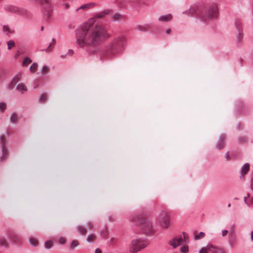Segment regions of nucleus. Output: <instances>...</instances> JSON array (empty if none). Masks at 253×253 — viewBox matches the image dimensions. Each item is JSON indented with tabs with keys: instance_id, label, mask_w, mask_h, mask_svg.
I'll list each match as a JSON object with an SVG mask.
<instances>
[{
	"instance_id": "1",
	"label": "nucleus",
	"mask_w": 253,
	"mask_h": 253,
	"mask_svg": "<svg viewBox=\"0 0 253 253\" xmlns=\"http://www.w3.org/2000/svg\"><path fill=\"white\" fill-rule=\"evenodd\" d=\"M111 10L106 9L89 18L86 22L80 25L75 30L76 40L79 47L87 49L101 44L109 37L106 27L96 23L95 18H100L110 14Z\"/></svg>"
},
{
	"instance_id": "2",
	"label": "nucleus",
	"mask_w": 253,
	"mask_h": 253,
	"mask_svg": "<svg viewBox=\"0 0 253 253\" xmlns=\"http://www.w3.org/2000/svg\"><path fill=\"white\" fill-rule=\"evenodd\" d=\"M126 42V38L124 36L120 35L116 37L106 46L104 51V54L109 58L113 57L123 50Z\"/></svg>"
},
{
	"instance_id": "3",
	"label": "nucleus",
	"mask_w": 253,
	"mask_h": 253,
	"mask_svg": "<svg viewBox=\"0 0 253 253\" xmlns=\"http://www.w3.org/2000/svg\"><path fill=\"white\" fill-rule=\"evenodd\" d=\"M218 16V8L215 3L204 7H200L199 18L205 23L216 19Z\"/></svg>"
},
{
	"instance_id": "4",
	"label": "nucleus",
	"mask_w": 253,
	"mask_h": 253,
	"mask_svg": "<svg viewBox=\"0 0 253 253\" xmlns=\"http://www.w3.org/2000/svg\"><path fill=\"white\" fill-rule=\"evenodd\" d=\"M131 220L136 225L140 224L145 232H151L152 229V223L147 219L145 218L142 214L138 212L133 213L131 215Z\"/></svg>"
},
{
	"instance_id": "5",
	"label": "nucleus",
	"mask_w": 253,
	"mask_h": 253,
	"mask_svg": "<svg viewBox=\"0 0 253 253\" xmlns=\"http://www.w3.org/2000/svg\"><path fill=\"white\" fill-rule=\"evenodd\" d=\"M148 245V243L140 239H134L132 240L129 250L131 253H136L140 250L143 249Z\"/></svg>"
},
{
	"instance_id": "6",
	"label": "nucleus",
	"mask_w": 253,
	"mask_h": 253,
	"mask_svg": "<svg viewBox=\"0 0 253 253\" xmlns=\"http://www.w3.org/2000/svg\"><path fill=\"white\" fill-rule=\"evenodd\" d=\"M5 11L20 15H25L27 10L23 8L18 7L15 5L7 4L4 6Z\"/></svg>"
},
{
	"instance_id": "7",
	"label": "nucleus",
	"mask_w": 253,
	"mask_h": 253,
	"mask_svg": "<svg viewBox=\"0 0 253 253\" xmlns=\"http://www.w3.org/2000/svg\"><path fill=\"white\" fill-rule=\"evenodd\" d=\"M158 221L161 226L167 228L169 223V217L166 211H162L158 217Z\"/></svg>"
},
{
	"instance_id": "8",
	"label": "nucleus",
	"mask_w": 253,
	"mask_h": 253,
	"mask_svg": "<svg viewBox=\"0 0 253 253\" xmlns=\"http://www.w3.org/2000/svg\"><path fill=\"white\" fill-rule=\"evenodd\" d=\"M200 7L196 5H192L189 9L185 10L183 12V14L187 15L190 16L196 15L199 17Z\"/></svg>"
},
{
	"instance_id": "9",
	"label": "nucleus",
	"mask_w": 253,
	"mask_h": 253,
	"mask_svg": "<svg viewBox=\"0 0 253 253\" xmlns=\"http://www.w3.org/2000/svg\"><path fill=\"white\" fill-rule=\"evenodd\" d=\"M235 25L238 30V35L237 36V42H241L243 37V33L242 32V23L240 20L236 19L235 21Z\"/></svg>"
},
{
	"instance_id": "10",
	"label": "nucleus",
	"mask_w": 253,
	"mask_h": 253,
	"mask_svg": "<svg viewBox=\"0 0 253 253\" xmlns=\"http://www.w3.org/2000/svg\"><path fill=\"white\" fill-rule=\"evenodd\" d=\"M73 1H60V6L65 12H68L71 7Z\"/></svg>"
},
{
	"instance_id": "11",
	"label": "nucleus",
	"mask_w": 253,
	"mask_h": 253,
	"mask_svg": "<svg viewBox=\"0 0 253 253\" xmlns=\"http://www.w3.org/2000/svg\"><path fill=\"white\" fill-rule=\"evenodd\" d=\"M224 139H225V135L223 134H221L219 137V140L217 143L216 145V149L218 150H221L223 149L224 145Z\"/></svg>"
},
{
	"instance_id": "12",
	"label": "nucleus",
	"mask_w": 253,
	"mask_h": 253,
	"mask_svg": "<svg viewBox=\"0 0 253 253\" xmlns=\"http://www.w3.org/2000/svg\"><path fill=\"white\" fill-rule=\"evenodd\" d=\"M182 241V237H180L177 239L174 238L173 239L169 241V244L172 246L174 248H175L176 247L180 245Z\"/></svg>"
},
{
	"instance_id": "13",
	"label": "nucleus",
	"mask_w": 253,
	"mask_h": 253,
	"mask_svg": "<svg viewBox=\"0 0 253 253\" xmlns=\"http://www.w3.org/2000/svg\"><path fill=\"white\" fill-rule=\"evenodd\" d=\"M7 147H1V155L0 157L1 162L4 161L8 157V152Z\"/></svg>"
},
{
	"instance_id": "14",
	"label": "nucleus",
	"mask_w": 253,
	"mask_h": 253,
	"mask_svg": "<svg viewBox=\"0 0 253 253\" xmlns=\"http://www.w3.org/2000/svg\"><path fill=\"white\" fill-rule=\"evenodd\" d=\"M9 238L14 242H18L20 240V236L14 231H11L9 232Z\"/></svg>"
},
{
	"instance_id": "15",
	"label": "nucleus",
	"mask_w": 253,
	"mask_h": 253,
	"mask_svg": "<svg viewBox=\"0 0 253 253\" xmlns=\"http://www.w3.org/2000/svg\"><path fill=\"white\" fill-rule=\"evenodd\" d=\"M96 5V4L94 2H90L88 3L84 4L81 5L79 8H77L76 10V11L77 12L80 9H88L91 7H94Z\"/></svg>"
},
{
	"instance_id": "16",
	"label": "nucleus",
	"mask_w": 253,
	"mask_h": 253,
	"mask_svg": "<svg viewBox=\"0 0 253 253\" xmlns=\"http://www.w3.org/2000/svg\"><path fill=\"white\" fill-rule=\"evenodd\" d=\"M172 19V16L170 14L162 15L159 18V21L163 22L170 21Z\"/></svg>"
},
{
	"instance_id": "17",
	"label": "nucleus",
	"mask_w": 253,
	"mask_h": 253,
	"mask_svg": "<svg viewBox=\"0 0 253 253\" xmlns=\"http://www.w3.org/2000/svg\"><path fill=\"white\" fill-rule=\"evenodd\" d=\"M16 89L21 93H24L27 91V88L22 83L18 84L16 86Z\"/></svg>"
},
{
	"instance_id": "18",
	"label": "nucleus",
	"mask_w": 253,
	"mask_h": 253,
	"mask_svg": "<svg viewBox=\"0 0 253 253\" xmlns=\"http://www.w3.org/2000/svg\"><path fill=\"white\" fill-rule=\"evenodd\" d=\"M250 169V165L248 163L245 164L241 169L240 174L242 175H246Z\"/></svg>"
},
{
	"instance_id": "19",
	"label": "nucleus",
	"mask_w": 253,
	"mask_h": 253,
	"mask_svg": "<svg viewBox=\"0 0 253 253\" xmlns=\"http://www.w3.org/2000/svg\"><path fill=\"white\" fill-rule=\"evenodd\" d=\"M207 249L209 251L212 253H216L218 250V248L217 247L211 244H208L207 245Z\"/></svg>"
},
{
	"instance_id": "20",
	"label": "nucleus",
	"mask_w": 253,
	"mask_h": 253,
	"mask_svg": "<svg viewBox=\"0 0 253 253\" xmlns=\"http://www.w3.org/2000/svg\"><path fill=\"white\" fill-rule=\"evenodd\" d=\"M0 145L1 147L7 146L6 139L3 135L0 136Z\"/></svg>"
},
{
	"instance_id": "21",
	"label": "nucleus",
	"mask_w": 253,
	"mask_h": 253,
	"mask_svg": "<svg viewBox=\"0 0 253 253\" xmlns=\"http://www.w3.org/2000/svg\"><path fill=\"white\" fill-rule=\"evenodd\" d=\"M236 242V239L234 236L230 234L229 238V243L231 247H233Z\"/></svg>"
},
{
	"instance_id": "22",
	"label": "nucleus",
	"mask_w": 253,
	"mask_h": 253,
	"mask_svg": "<svg viewBox=\"0 0 253 253\" xmlns=\"http://www.w3.org/2000/svg\"><path fill=\"white\" fill-rule=\"evenodd\" d=\"M10 122L12 124H16L17 120V116L15 113H12L10 116Z\"/></svg>"
},
{
	"instance_id": "23",
	"label": "nucleus",
	"mask_w": 253,
	"mask_h": 253,
	"mask_svg": "<svg viewBox=\"0 0 253 253\" xmlns=\"http://www.w3.org/2000/svg\"><path fill=\"white\" fill-rule=\"evenodd\" d=\"M77 230L81 235H85L87 233L86 229L82 226H79Z\"/></svg>"
},
{
	"instance_id": "24",
	"label": "nucleus",
	"mask_w": 253,
	"mask_h": 253,
	"mask_svg": "<svg viewBox=\"0 0 253 253\" xmlns=\"http://www.w3.org/2000/svg\"><path fill=\"white\" fill-rule=\"evenodd\" d=\"M30 244L33 246H37L38 245V240L34 238L31 237L29 239Z\"/></svg>"
},
{
	"instance_id": "25",
	"label": "nucleus",
	"mask_w": 253,
	"mask_h": 253,
	"mask_svg": "<svg viewBox=\"0 0 253 253\" xmlns=\"http://www.w3.org/2000/svg\"><path fill=\"white\" fill-rule=\"evenodd\" d=\"M32 62V60L29 57H27L24 59L22 65L23 66H27Z\"/></svg>"
},
{
	"instance_id": "26",
	"label": "nucleus",
	"mask_w": 253,
	"mask_h": 253,
	"mask_svg": "<svg viewBox=\"0 0 253 253\" xmlns=\"http://www.w3.org/2000/svg\"><path fill=\"white\" fill-rule=\"evenodd\" d=\"M38 68V64L36 62L33 63L30 67V70L32 73H35Z\"/></svg>"
},
{
	"instance_id": "27",
	"label": "nucleus",
	"mask_w": 253,
	"mask_h": 253,
	"mask_svg": "<svg viewBox=\"0 0 253 253\" xmlns=\"http://www.w3.org/2000/svg\"><path fill=\"white\" fill-rule=\"evenodd\" d=\"M21 73L20 72V73H18L17 74H16L14 76V77L13 78V79L12 81L14 82L15 83V84H16L20 81V80L21 79Z\"/></svg>"
},
{
	"instance_id": "28",
	"label": "nucleus",
	"mask_w": 253,
	"mask_h": 253,
	"mask_svg": "<svg viewBox=\"0 0 253 253\" xmlns=\"http://www.w3.org/2000/svg\"><path fill=\"white\" fill-rule=\"evenodd\" d=\"M48 71V67L46 65L43 66L41 70V72L42 75H46L47 74Z\"/></svg>"
},
{
	"instance_id": "29",
	"label": "nucleus",
	"mask_w": 253,
	"mask_h": 253,
	"mask_svg": "<svg viewBox=\"0 0 253 253\" xmlns=\"http://www.w3.org/2000/svg\"><path fill=\"white\" fill-rule=\"evenodd\" d=\"M100 234H101V236L103 238L107 239V236H108V231L106 229H103V230H102L101 231Z\"/></svg>"
},
{
	"instance_id": "30",
	"label": "nucleus",
	"mask_w": 253,
	"mask_h": 253,
	"mask_svg": "<svg viewBox=\"0 0 253 253\" xmlns=\"http://www.w3.org/2000/svg\"><path fill=\"white\" fill-rule=\"evenodd\" d=\"M123 15H122L120 14H118V13H116V14H114L113 16V19L114 21H118V20L123 19Z\"/></svg>"
},
{
	"instance_id": "31",
	"label": "nucleus",
	"mask_w": 253,
	"mask_h": 253,
	"mask_svg": "<svg viewBox=\"0 0 253 253\" xmlns=\"http://www.w3.org/2000/svg\"><path fill=\"white\" fill-rule=\"evenodd\" d=\"M95 235H94L93 234H90L88 235V236L87 237L86 241L87 242L90 243L93 242L95 240Z\"/></svg>"
},
{
	"instance_id": "32",
	"label": "nucleus",
	"mask_w": 253,
	"mask_h": 253,
	"mask_svg": "<svg viewBox=\"0 0 253 253\" xmlns=\"http://www.w3.org/2000/svg\"><path fill=\"white\" fill-rule=\"evenodd\" d=\"M47 95L45 93L41 94L39 97V101L41 102H43L46 100Z\"/></svg>"
},
{
	"instance_id": "33",
	"label": "nucleus",
	"mask_w": 253,
	"mask_h": 253,
	"mask_svg": "<svg viewBox=\"0 0 253 253\" xmlns=\"http://www.w3.org/2000/svg\"><path fill=\"white\" fill-rule=\"evenodd\" d=\"M52 241H47L45 242L44 247L46 249H49L52 247Z\"/></svg>"
},
{
	"instance_id": "34",
	"label": "nucleus",
	"mask_w": 253,
	"mask_h": 253,
	"mask_svg": "<svg viewBox=\"0 0 253 253\" xmlns=\"http://www.w3.org/2000/svg\"><path fill=\"white\" fill-rule=\"evenodd\" d=\"M2 31L6 33V35H8L10 33V30L8 25H4L2 26Z\"/></svg>"
},
{
	"instance_id": "35",
	"label": "nucleus",
	"mask_w": 253,
	"mask_h": 253,
	"mask_svg": "<svg viewBox=\"0 0 253 253\" xmlns=\"http://www.w3.org/2000/svg\"><path fill=\"white\" fill-rule=\"evenodd\" d=\"M6 108V104L3 102H0V111L3 113Z\"/></svg>"
},
{
	"instance_id": "36",
	"label": "nucleus",
	"mask_w": 253,
	"mask_h": 253,
	"mask_svg": "<svg viewBox=\"0 0 253 253\" xmlns=\"http://www.w3.org/2000/svg\"><path fill=\"white\" fill-rule=\"evenodd\" d=\"M7 244L5 240L3 238H0V246L6 247Z\"/></svg>"
},
{
	"instance_id": "37",
	"label": "nucleus",
	"mask_w": 253,
	"mask_h": 253,
	"mask_svg": "<svg viewBox=\"0 0 253 253\" xmlns=\"http://www.w3.org/2000/svg\"><path fill=\"white\" fill-rule=\"evenodd\" d=\"M15 45V42L14 41L10 40L7 42V48L8 49H10Z\"/></svg>"
},
{
	"instance_id": "38",
	"label": "nucleus",
	"mask_w": 253,
	"mask_h": 253,
	"mask_svg": "<svg viewBox=\"0 0 253 253\" xmlns=\"http://www.w3.org/2000/svg\"><path fill=\"white\" fill-rule=\"evenodd\" d=\"M205 236V233L200 232L198 235L195 237V240H199L201 238H203Z\"/></svg>"
},
{
	"instance_id": "39",
	"label": "nucleus",
	"mask_w": 253,
	"mask_h": 253,
	"mask_svg": "<svg viewBox=\"0 0 253 253\" xmlns=\"http://www.w3.org/2000/svg\"><path fill=\"white\" fill-rule=\"evenodd\" d=\"M78 246V242L76 240H74L73 241L71 245H70V248H72V249H74L75 248H76V247H77Z\"/></svg>"
},
{
	"instance_id": "40",
	"label": "nucleus",
	"mask_w": 253,
	"mask_h": 253,
	"mask_svg": "<svg viewBox=\"0 0 253 253\" xmlns=\"http://www.w3.org/2000/svg\"><path fill=\"white\" fill-rule=\"evenodd\" d=\"M180 251L183 253H187L188 252V248L187 246H184L180 248Z\"/></svg>"
},
{
	"instance_id": "41",
	"label": "nucleus",
	"mask_w": 253,
	"mask_h": 253,
	"mask_svg": "<svg viewBox=\"0 0 253 253\" xmlns=\"http://www.w3.org/2000/svg\"><path fill=\"white\" fill-rule=\"evenodd\" d=\"M208 249H207V246L206 247H203L200 251L199 253H207Z\"/></svg>"
},
{
	"instance_id": "42",
	"label": "nucleus",
	"mask_w": 253,
	"mask_h": 253,
	"mask_svg": "<svg viewBox=\"0 0 253 253\" xmlns=\"http://www.w3.org/2000/svg\"><path fill=\"white\" fill-rule=\"evenodd\" d=\"M16 84L14 82L12 81L8 85V88L9 89H12L14 86Z\"/></svg>"
},
{
	"instance_id": "43",
	"label": "nucleus",
	"mask_w": 253,
	"mask_h": 253,
	"mask_svg": "<svg viewBox=\"0 0 253 253\" xmlns=\"http://www.w3.org/2000/svg\"><path fill=\"white\" fill-rule=\"evenodd\" d=\"M136 29L138 30H140V31H144L146 30V29L145 28V27H144L142 26H140V25L137 26Z\"/></svg>"
},
{
	"instance_id": "44",
	"label": "nucleus",
	"mask_w": 253,
	"mask_h": 253,
	"mask_svg": "<svg viewBox=\"0 0 253 253\" xmlns=\"http://www.w3.org/2000/svg\"><path fill=\"white\" fill-rule=\"evenodd\" d=\"M87 228L88 229H92L93 228V225L92 223L91 222H88L87 225Z\"/></svg>"
},
{
	"instance_id": "45",
	"label": "nucleus",
	"mask_w": 253,
	"mask_h": 253,
	"mask_svg": "<svg viewBox=\"0 0 253 253\" xmlns=\"http://www.w3.org/2000/svg\"><path fill=\"white\" fill-rule=\"evenodd\" d=\"M250 196V194L249 193H248L247 194V196H245L244 198V202L245 203L249 206H250V204L249 203H248L247 201V198Z\"/></svg>"
},
{
	"instance_id": "46",
	"label": "nucleus",
	"mask_w": 253,
	"mask_h": 253,
	"mask_svg": "<svg viewBox=\"0 0 253 253\" xmlns=\"http://www.w3.org/2000/svg\"><path fill=\"white\" fill-rule=\"evenodd\" d=\"M59 242L61 244H64L65 243V239L64 238H60L59 239Z\"/></svg>"
},
{
	"instance_id": "47",
	"label": "nucleus",
	"mask_w": 253,
	"mask_h": 253,
	"mask_svg": "<svg viewBox=\"0 0 253 253\" xmlns=\"http://www.w3.org/2000/svg\"><path fill=\"white\" fill-rule=\"evenodd\" d=\"M228 232V231L227 230H222V236H226Z\"/></svg>"
},
{
	"instance_id": "48",
	"label": "nucleus",
	"mask_w": 253,
	"mask_h": 253,
	"mask_svg": "<svg viewBox=\"0 0 253 253\" xmlns=\"http://www.w3.org/2000/svg\"><path fill=\"white\" fill-rule=\"evenodd\" d=\"M95 253H102V251L100 249L97 248L95 250Z\"/></svg>"
},
{
	"instance_id": "49",
	"label": "nucleus",
	"mask_w": 253,
	"mask_h": 253,
	"mask_svg": "<svg viewBox=\"0 0 253 253\" xmlns=\"http://www.w3.org/2000/svg\"><path fill=\"white\" fill-rule=\"evenodd\" d=\"M251 189L253 191V178L252 179L250 184Z\"/></svg>"
},
{
	"instance_id": "50",
	"label": "nucleus",
	"mask_w": 253,
	"mask_h": 253,
	"mask_svg": "<svg viewBox=\"0 0 253 253\" xmlns=\"http://www.w3.org/2000/svg\"><path fill=\"white\" fill-rule=\"evenodd\" d=\"M226 158L227 160H228L229 159V153L228 152H227L226 154Z\"/></svg>"
},
{
	"instance_id": "51",
	"label": "nucleus",
	"mask_w": 253,
	"mask_h": 253,
	"mask_svg": "<svg viewBox=\"0 0 253 253\" xmlns=\"http://www.w3.org/2000/svg\"><path fill=\"white\" fill-rule=\"evenodd\" d=\"M251 240L253 241V231L251 232Z\"/></svg>"
},
{
	"instance_id": "52",
	"label": "nucleus",
	"mask_w": 253,
	"mask_h": 253,
	"mask_svg": "<svg viewBox=\"0 0 253 253\" xmlns=\"http://www.w3.org/2000/svg\"><path fill=\"white\" fill-rule=\"evenodd\" d=\"M50 46H51V44H50L48 45V47L46 49L45 51H46V52H49V47H50Z\"/></svg>"
},
{
	"instance_id": "53",
	"label": "nucleus",
	"mask_w": 253,
	"mask_h": 253,
	"mask_svg": "<svg viewBox=\"0 0 253 253\" xmlns=\"http://www.w3.org/2000/svg\"><path fill=\"white\" fill-rule=\"evenodd\" d=\"M170 32V29H167L166 30V33L167 34H169Z\"/></svg>"
},
{
	"instance_id": "54",
	"label": "nucleus",
	"mask_w": 253,
	"mask_h": 253,
	"mask_svg": "<svg viewBox=\"0 0 253 253\" xmlns=\"http://www.w3.org/2000/svg\"><path fill=\"white\" fill-rule=\"evenodd\" d=\"M69 53H70V54H71V55H72V54L73 53V51L72 50H71V49H70V50H69Z\"/></svg>"
},
{
	"instance_id": "55",
	"label": "nucleus",
	"mask_w": 253,
	"mask_h": 253,
	"mask_svg": "<svg viewBox=\"0 0 253 253\" xmlns=\"http://www.w3.org/2000/svg\"><path fill=\"white\" fill-rule=\"evenodd\" d=\"M59 1H73V0H59Z\"/></svg>"
},
{
	"instance_id": "56",
	"label": "nucleus",
	"mask_w": 253,
	"mask_h": 253,
	"mask_svg": "<svg viewBox=\"0 0 253 253\" xmlns=\"http://www.w3.org/2000/svg\"><path fill=\"white\" fill-rule=\"evenodd\" d=\"M183 234L184 235V238H185V235H186V234L184 233V232H183Z\"/></svg>"
},
{
	"instance_id": "57",
	"label": "nucleus",
	"mask_w": 253,
	"mask_h": 253,
	"mask_svg": "<svg viewBox=\"0 0 253 253\" xmlns=\"http://www.w3.org/2000/svg\"><path fill=\"white\" fill-rule=\"evenodd\" d=\"M231 206V204L229 203L228 205V207H230Z\"/></svg>"
},
{
	"instance_id": "58",
	"label": "nucleus",
	"mask_w": 253,
	"mask_h": 253,
	"mask_svg": "<svg viewBox=\"0 0 253 253\" xmlns=\"http://www.w3.org/2000/svg\"><path fill=\"white\" fill-rule=\"evenodd\" d=\"M252 202H253V198H252Z\"/></svg>"
},
{
	"instance_id": "59",
	"label": "nucleus",
	"mask_w": 253,
	"mask_h": 253,
	"mask_svg": "<svg viewBox=\"0 0 253 253\" xmlns=\"http://www.w3.org/2000/svg\"><path fill=\"white\" fill-rule=\"evenodd\" d=\"M61 57L63 58V57H65V56H64V55H62V56H61Z\"/></svg>"
},
{
	"instance_id": "60",
	"label": "nucleus",
	"mask_w": 253,
	"mask_h": 253,
	"mask_svg": "<svg viewBox=\"0 0 253 253\" xmlns=\"http://www.w3.org/2000/svg\"><path fill=\"white\" fill-rule=\"evenodd\" d=\"M43 27H42V28H41V29H42H42H43Z\"/></svg>"
}]
</instances>
